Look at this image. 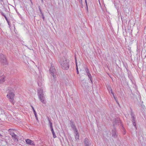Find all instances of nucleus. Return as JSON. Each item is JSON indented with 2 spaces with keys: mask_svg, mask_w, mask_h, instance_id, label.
<instances>
[{
  "mask_svg": "<svg viewBox=\"0 0 146 146\" xmlns=\"http://www.w3.org/2000/svg\"><path fill=\"white\" fill-rule=\"evenodd\" d=\"M61 68L64 70H68L69 68V61L68 59L64 57L60 58L59 60Z\"/></svg>",
  "mask_w": 146,
  "mask_h": 146,
  "instance_id": "obj_1",
  "label": "nucleus"
},
{
  "mask_svg": "<svg viewBox=\"0 0 146 146\" xmlns=\"http://www.w3.org/2000/svg\"><path fill=\"white\" fill-rule=\"evenodd\" d=\"M14 90L12 88H8L7 97L8 98L10 102L13 105L14 104L15 102L14 100Z\"/></svg>",
  "mask_w": 146,
  "mask_h": 146,
  "instance_id": "obj_2",
  "label": "nucleus"
},
{
  "mask_svg": "<svg viewBox=\"0 0 146 146\" xmlns=\"http://www.w3.org/2000/svg\"><path fill=\"white\" fill-rule=\"evenodd\" d=\"M38 98L40 101L43 104H45L46 101L44 95L43 94V91L42 89L39 88L38 90Z\"/></svg>",
  "mask_w": 146,
  "mask_h": 146,
  "instance_id": "obj_3",
  "label": "nucleus"
},
{
  "mask_svg": "<svg viewBox=\"0 0 146 146\" xmlns=\"http://www.w3.org/2000/svg\"><path fill=\"white\" fill-rule=\"evenodd\" d=\"M49 71L51 75L52 76L53 79H54L55 80L56 72L55 67L52 64H51Z\"/></svg>",
  "mask_w": 146,
  "mask_h": 146,
  "instance_id": "obj_4",
  "label": "nucleus"
},
{
  "mask_svg": "<svg viewBox=\"0 0 146 146\" xmlns=\"http://www.w3.org/2000/svg\"><path fill=\"white\" fill-rule=\"evenodd\" d=\"M0 61L4 65L7 64L5 56L2 53H0Z\"/></svg>",
  "mask_w": 146,
  "mask_h": 146,
  "instance_id": "obj_5",
  "label": "nucleus"
},
{
  "mask_svg": "<svg viewBox=\"0 0 146 146\" xmlns=\"http://www.w3.org/2000/svg\"><path fill=\"white\" fill-rule=\"evenodd\" d=\"M0 61L4 65L7 64L5 56L2 53H0Z\"/></svg>",
  "mask_w": 146,
  "mask_h": 146,
  "instance_id": "obj_6",
  "label": "nucleus"
},
{
  "mask_svg": "<svg viewBox=\"0 0 146 146\" xmlns=\"http://www.w3.org/2000/svg\"><path fill=\"white\" fill-rule=\"evenodd\" d=\"M111 135L112 137L114 138H116L117 137V133L115 127L111 131Z\"/></svg>",
  "mask_w": 146,
  "mask_h": 146,
  "instance_id": "obj_7",
  "label": "nucleus"
},
{
  "mask_svg": "<svg viewBox=\"0 0 146 146\" xmlns=\"http://www.w3.org/2000/svg\"><path fill=\"white\" fill-rule=\"evenodd\" d=\"M25 141L26 144L28 145L32 146H35V144L34 143V141L31 139H25Z\"/></svg>",
  "mask_w": 146,
  "mask_h": 146,
  "instance_id": "obj_8",
  "label": "nucleus"
},
{
  "mask_svg": "<svg viewBox=\"0 0 146 146\" xmlns=\"http://www.w3.org/2000/svg\"><path fill=\"white\" fill-rule=\"evenodd\" d=\"M10 132V134L12 136L14 141L16 142H17L18 141V139L16 135L14 132L11 131Z\"/></svg>",
  "mask_w": 146,
  "mask_h": 146,
  "instance_id": "obj_9",
  "label": "nucleus"
},
{
  "mask_svg": "<svg viewBox=\"0 0 146 146\" xmlns=\"http://www.w3.org/2000/svg\"><path fill=\"white\" fill-rule=\"evenodd\" d=\"M121 123L120 120L119 118L115 119L113 122L114 125H119Z\"/></svg>",
  "mask_w": 146,
  "mask_h": 146,
  "instance_id": "obj_10",
  "label": "nucleus"
},
{
  "mask_svg": "<svg viewBox=\"0 0 146 146\" xmlns=\"http://www.w3.org/2000/svg\"><path fill=\"white\" fill-rule=\"evenodd\" d=\"M84 143L85 146H89V140L87 138H85L84 139Z\"/></svg>",
  "mask_w": 146,
  "mask_h": 146,
  "instance_id": "obj_11",
  "label": "nucleus"
},
{
  "mask_svg": "<svg viewBox=\"0 0 146 146\" xmlns=\"http://www.w3.org/2000/svg\"><path fill=\"white\" fill-rule=\"evenodd\" d=\"M70 125L73 130H74V129H76V128L74 122L73 121H70Z\"/></svg>",
  "mask_w": 146,
  "mask_h": 146,
  "instance_id": "obj_12",
  "label": "nucleus"
},
{
  "mask_svg": "<svg viewBox=\"0 0 146 146\" xmlns=\"http://www.w3.org/2000/svg\"><path fill=\"white\" fill-rule=\"evenodd\" d=\"M5 81V77L3 76L0 77V84L3 82Z\"/></svg>",
  "mask_w": 146,
  "mask_h": 146,
  "instance_id": "obj_13",
  "label": "nucleus"
},
{
  "mask_svg": "<svg viewBox=\"0 0 146 146\" xmlns=\"http://www.w3.org/2000/svg\"><path fill=\"white\" fill-rule=\"evenodd\" d=\"M31 107L32 108V109H33V110L34 113V114L35 116V117H36V119L37 120H38V117H37V114H36V111L34 109V107H33V106H31Z\"/></svg>",
  "mask_w": 146,
  "mask_h": 146,
  "instance_id": "obj_14",
  "label": "nucleus"
},
{
  "mask_svg": "<svg viewBox=\"0 0 146 146\" xmlns=\"http://www.w3.org/2000/svg\"><path fill=\"white\" fill-rule=\"evenodd\" d=\"M131 119H132V121L133 123V124L134 126H135V128L136 127V124L135 123V116L134 117H131Z\"/></svg>",
  "mask_w": 146,
  "mask_h": 146,
  "instance_id": "obj_15",
  "label": "nucleus"
},
{
  "mask_svg": "<svg viewBox=\"0 0 146 146\" xmlns=\"http://www.w3.org/2000/svg\"><path fill=\"white\" fill-rule=\"evenodd\" d=\"M48 119L49 124L50 127V129H53V126H52V122H51L50 119L48 117H47Z\"/></svg>",
  "mask_w": 146,
  "mask_h": 146,
  "instance_id": "obj_16",
  "label": "nucleus"
},
{
  "mask_svg": "<svg viewBox=\"0 0 146 146\" xmlns=\"http://www.w3.org/2000/svg\"><path fill=\"white\" fill-rule=\"evenodd\" d=\"M85 70L86 73L87 75L91 74L90 70L89 68H85Z\"/></svg>",
  "mask_w": 146,
  "mask_h": 146,
  "instance_id": "obj_17",
  "label": "nucleus"
},
{
  "mask_svg": "<svg viewBox=\"0 0 146 146\" xmlns=\"http://www.w3.org/2000/svg\"><path fill=\"white\" fill-rule=\"evenodd\" d=\"M107 88L108 90V91H109V92L110 93V92H111V93L112 94H113V92H112V89L111 88V87L110 86H108L107 87Z\"/></svg>",
  "mask_w": 146,
  "mask_h": 146,
  "instance_id": "obj_18",
  "label": "nucleus"
},
{
  "mask_svg": "<svg viewBox=\"0 0 146 146\" xmlns=\"http://www.w3.org/2000/svg\"><path fill=\"white\" fill-rule=\"evenodd\" d=\"M51 131L52 133L53 137L54 138H55L56 137V136L55 134V132L54 131L53 129H51Z\"/></svg>",
  "mask_w": 146,
  "mask_h": 146,
  "instance_id": "obj_19",
  "label": "nucleus"
},
{
  "mask_svg": "<svg viewBox=\"0 0 146 146\" xmlns=\"http://www.w3.org/2000/svg\"><path fill=\"white\" fill-rule=\"evenodd\" d=\"M39 9L40 10V13L41 14V17L43 19V20L44 21V14H43V13H42V11L41 10V9H40V8H39Z\"/></svg>",
  "mask_w": 146,
  "mask_h": 146,
  "instance_id": "obj_20",
  "label": "nucleus"
},
{
  "mask_svg": "<svg viewBox=\"0 0 146 146\" xmlns=\"http://www.w3.org/2000/svg\"><path fill=\"white\" fill-rule=\"evenodd\" d=\"M75 139L76 140H79V134H76L75 135Z\"/></svg>",
  "mask_w": 146,
  "mask_h": 146,
  "instance_id": "obj_21",
  "label": "nucleus"
},
{
  "mask_svg": "<svg viewBox=\"0 0 146 146\" xmlns=\"http://www.w3.org/2000/svg\"><path fill=\"white\" fill-rule=\"evenodd\" d=\"M131 112L130 115H131V117H133L135 116V115L134 114V113L132 109L131 108Z\"/></svg>",
  "mask_w": 146,
  "mask_h": 146,
  "instance_id": "obj_22",
  "label": "nucleus"
},
{
  "mask_svg": "<svg viewBox=\"0 0 146 146\" xmlns=\"http://www.w3.org/2000/svg\"><path fill=\"white\" fill-rule=\"evenodd\" d=\"M74 131H75V133L76 134H79V133L78 130V129H77L76 128V129H75L74 130Z\"/></svg>",
  "mask_w": 146,
  "mask_h": 146,
  "instance_id": "obj_23",
  "label": "nucleus"
},
{
  "mask_svg": "<svg viewBox=\"0 0 146 146\" xmlns=\"http://www.w3.org/2000/svg\"><path fill=\"white\" fill-rule=\"evenodd\" d=\"M113 96V98H114V99H115V101H116V102H117V103H118V104H119V103H118V101H117V98H116L114 95V93H113V94H112Z\"/></svg>",
  "mask_w": 146,
  "mask_h": 146,
  "instance_id": "obj_24",
  "label": "nucleus"
},
{
  "mask_svg": "<svg viewBox=\"0 0 146 146\" xmlns=\"http://www.w3.org/2000/svg\"><path fill=\"white\" fill-rule=\"evenodd\" d=\"M87 76H88V77L90 80H91V79H92V77L91 74H89V75H88Z\"/></svg>",
  "mask_w": 146,
  "mask_h": 146,
  "instance_id": "obj_25",
  "label": "nucleus"
},
{
  "mask_svg": "<svg viewBox=\"0 0 146 146\" xmlns=\"http://www.w3.org/2000/svg\"><path fill=\"white\" fill-rule=\"evenodd\" d=\"M7 22L8 23V25H9V27L11 26V23L9 21V20L7 21Z\"/></svg>",
  "mask_w": 146,
  "mask_h": 146,
  "instance_id": "obj_26",
  "label": "nucleus"
},
{
  "mask_svg": "<svg viewBox=\"0 0 146 146\" xmlns=\"http://www.w3.org/2000/svg\"><path fill=\"white\" fill-rule=\"evenodd\" d=\"M76 71H78L77 62H76Z\"/></svg>",
  "mask_w": 146,
  "mask_h": 146,
  "instance_id": "obj_27",
  "label": "nucleus"
},
{
  "mask_svg": "<svg viewBox=\"0 0 146 146\" xmlns=\"http://www.w3.org/2000/svg\"><path fill=\"white\" fill-rule=\"evenodd\" d=\"M75 61L76 62H76H77V60H76V56H75Z\"/></svg>",
  "mask_w": 146,
  "mask_h": 146,
  "instance_id": "obj_28",
  "label": "nucleus"
},
{
  "mask_svg": "<svg viewBox=\"0 0 146 146\" xmlns=\"http://www.w3.org/2000/svg\"><path fill=\"white\" fill-rule=\"evenodd\" d=\"M1 14L3 16H4V15H5L4 14V13L3 12H1Z\"/></svg>",
  "mask_w": 146,
  "mask_h": 146,
  "instance_id": "obj_29",
  "label": "nucleus"
},
{
  "mask_svg": "<svg viewBox=\"0 0 146 146\" xmlns=\"http://www.w3.org/2000/svg\"><path fill=\"white\" fill-rule=\"evenodd\" d=\"M91 82V83L92 84H93V81H92V80H93V79H91V80H90Z\"/></svg>",
  "mask_w": 146,
  "mask_h": 146,
  "instance_id": "obj_30",
  "label": "nucleus"
},
{
  "mask_svg": "<svg viewBox=\"0 0 146 146\" xmlns=\"http://www.w3.org/2000/svg\"><path fill=\"white\" fill-rule=\"evenodd\" d=\"M85 0V3H86L87 7V8H88V6H87V3L86 0Z\"/></svg>",
  "mask_w": 146,
  "mask_h": 146,
  "instance_id": "obj_31",
  "label": "nucleus"
},
{
  "mask_svg": "<svg viewBox=\"0 0 146 146\" xmlns=\"http://www.w3.org/2000/svg\"><path fill=\"white\" fill-rule=\"evenodd\" d=\"M76 73L77 74H79V71H77Z\"/></svg>",
  "mask_w": 146,
  "mask_h": 146,
  "instance_id": "obj_32",
  "label": "nucleus"
},
{
  "mask_svg": "<svg viewBox=\"0 0 146 146\" xmlns=\"http://www.w3.org/2000/svg\"><path fill=\"white\" fill-rule=\"evenodd\" d=\"M5 19H6V20L7 21L9 20L7 18H5Z\"/></svg>",
  "mask_w": 146,
  "mask_h": 146,
  "instance_id": "obj_33",
  "label": "nucleus"
},
{
  "mask_svg": "<svg viewBox=\"0 0 146 146\" xmlns=\"http://www.w3.org/2000/svg\"><path fill=\"white\" fill-rule=\"evenodd\" d=\"M5 18V19L6 18H7V17L6 16V15H5L4 16Z\"/></svg>",
  "mask_w": 146,
  "mask_h": 146,
  "instance_id": "obj_34",
  "label": "nucleus"
},
{
  "mask_svg": "<svg viewBox=\"0 0 146 146\" xmlns=\"http://www.w3.org/2000/svg\"><path fill=\"white\" fill-rule=\"evenodd\" d=\"M5 18V19L6 18H7V17L6 16V15H5L4 16Z\"/></svg>",
  "mask_w": 146,
  "mask_h": 146,
  "instance_id": "obj_35",
  "label": "nucleus"
},
{
  "mask_svg": "<svg viewBox=\"0 0 146 146\" xmlns=\"http://www.w3.org/2000/svg\"><path fill=\"white\" fill-rule=\"evenodd\" d=\"M12 130V129H9V131H10Z\"/></svg>",
  "mask_w": 146,
  "mask_h": 146,
  "instance_id": "obj_36",
  "label": "nucleus"
},
{
  "mask_svg": "<svg viewBox=\"0 0 146 146\" xmlns=\"http://www.w3.org/2000/svg\"><path fill=\"white\" fill-rule=\"evenodd\" d=\"M2 135L0 134V137H2Z\"/></svg>",
  "mask_w": 146,
  "mask_h": 146,
  "instance_id": "obj_37",
  "label": "nucleus"
},
{
  "mask_svg": "<svg viewBox=\"0 0 146 146\" xmlns=\"http://www.w3.org/2000/svg\"><path fill=\"white\" fill-rule=\"evenodd\" d=\"M41 1L42 2H43V0H41Z\"/></svg>",
  "mask_w": 146,
  "mask_h": 146,
  "instance_id": "obj_38",
  "label": "nucleus"
},
{
  "mask_svg": "<svg viewBox=\"0 0 146 146\" xmlns=\"http://www.w3.org/2000/svg\"><path fill=\"white\" fill-rule=\"evenodd\" d=\"M0 1H2V0H0Z\"/></svg>",
  "mask_w": 146,
  "mask_h": 146,
  "instance_id": "obj_39",
  "label": "nucleus"
},
{
  "mask_svg": "<svg viewBox=\"0 0 146 146\" xmlns=\"http://www.w3.org/2000/svg\"><path fill=\"white\" fill-rule=\"evenodd\" d=\"M0 1H2V0H0Z\"/></svg>",
  "mask_w": 146,
  "mask_h": 146,
  "instance_id": "obj_40",
  "label": "nucleus"
},
{
  "mask_svg": "<svg viewBox=\"0 0 146 146\" xmlns=\"http://www.w3.org/2000/svg\"><path fill=\"white\" fill-rule=\"evenodd\" d=\"M0 1H2V0H0Z\"/></svg>",
  "mask_w": 146,
  "mask_h": 146,
  "instance_id": "obj_41",
  "label": "nucleus"
}]
</instances>
